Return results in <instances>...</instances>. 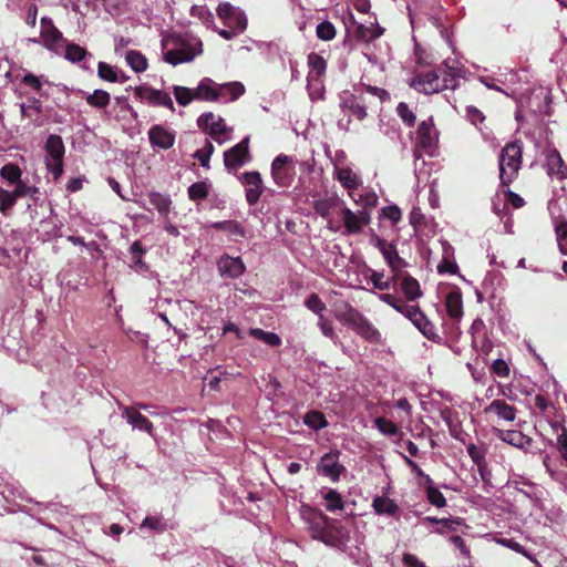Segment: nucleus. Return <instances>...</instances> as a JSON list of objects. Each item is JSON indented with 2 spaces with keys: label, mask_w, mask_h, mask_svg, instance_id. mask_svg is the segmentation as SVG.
<instances>
[{
  "label": "nucleus",
  "mask_w": 567,
  "mask_h": 567,
  "mask_svg": "<svg viewBox=\"0 0 567 567\" xmlns=\"http://www.w3.org/2000/svg\"><path fill=\"white\" fill-rule=\"evenodd\" d=\"M333 316L340 323L350 328L367 342L372 344L382 343L381 332L363 313L348 301L342 300L334 303Z\"/></svg>",
  "instance_id": "obj_1"
},
{
  "label": "nucleus",
  "mask_w": 567,
  "mask_h": 567,
  "mask_svg": "<svg viewBox=\"0 0 567 567\" xmlns=\"http://www.w3.org/2000/svg\"><path fill=\"white\" fill-rule=\"evenodd\" d=\"M309 533L312 539L320 540L324 545L342 548L346 546L349 535L348 530L340 524L321 512H311L308 516Z\"/></svg>",
  "instance_id": "obj_2"
},
{
  "label": "nucleus",
  "mask_w": 567,
  "mask_h": 567,
  "mask_svg": "<svg viewBox=\"0 0 567 567\" xmlns=\"http://www.w3.org/2000/svg\"><path fill=\"white\" fill-rule=\"evenodd\" d=\"M523 163V146L519 141L507 143L498 156L499 181L502 187H509L518 177Z\"/></svg>",
  "instance_id": "obj_3"
},
{
  "label": "nucleus",
  "mask_w": 567,
  "mask_h": 567,
  "mask_svg": "<svg viewBox=\"0 0 567 567\" xmlns=\"http://www.w3.org/2000/svg\"><path fill=\"white\" fill-rule=\"evenodd\" d=\"M439 137L440 133L432 116L420 122L412 137L414 158L421 159L424 155L435 156L439 148Z\"/></svg>",
  "instance_id": "obj_4"
},
{
  "label": "nucleus",
  "mask_w": 567,
  "mask_h": 567,
  "mask_svg": "<svg viewBox=\"0 0 567 567\" xmlns=\"http://www.w3.org/2000/svg\"><path fill=\"white\" fill-rule=\"evenodd\" d=\"M166 42H172L175 45L174 49L167 50L164 53V60L172 65L189 62L203 52V43L198 39L187 41L181 37L173 35Z\"/></svg>",
  "instance_id": "obj_5"
},
{
  "label": "nucleus",
  "mask_w": 567,
  "mask_h": 567,
  "mask_svg": "<svg viewBox=\"0 0 567 567\" xmlns=\"http://www.w3.org/2000/svg\"><path fill=\"white\" fill-rule=\"evenodd\" d=\"M340 216L344 227L343 235H359L370 224L371 215L367 209L351 210L344 204L341 207Z\"/></svg>",
  "instance_id": "obj_6"
},
{
  "label": "nucleus",
  "mask_w": 567,
  "mask_h": 567,
  "mask_svg": "<svg viewBox=\"0 0 567 567\" xmlns=\"http://www.w3.org/2000/svg\"><path fill=\"white\" fill-rule=\"evenodd\" d=\"M340 455L341 452L339 450H331L323 454L316 467L318 474L330 478L333 483L339 482L341 475L347 471L339 461Z\"/></svg>",
  "instance_id": "obj_7"
},
{
  "label": "nucleus",
  "mask_w": 567,
  "mask_h": 567,
  "mask_svg": "<svg viewBox=\"0 0 567 567\" xmlns=\"http://www.w3.org/2000/svg\"><path fill=\"white\" fill-rule=\"evenodd\" d=\"M217 14L229 29L243 32L247 28V18L244 12L229 2L219 3Z\"/></svg>",
  "instance_id": "obj_8"
},
{
  "label": "nucleus",
  "mask_w": 567,
  "mask_h": 567,
  "mask_svg": "<svg viewBox=\"0 0 567 567\" xmlns=\"http://www.w3.org/2000/svg\"><path fill=\"white\" fill-rule=\"evenodd\" d=\"M250 158L248 136L224 153V164L228 171L237 169Z\"/></svg>",
  "instance_id": "obj_9"
},
{
  "label": "nucleus",
  "mask_w": 567,
  "mask_h": 567,
  "mask_svg": "<svg viewBox=\"0 0 567 567\" xmlns=\"http://www.w3.org/2000/svg\"><path fill=\"white\" fill-rule=\"evenodd\" d=\"M440 81L441 79L437 78L436 71L434 69L416 73L412 78L410 86L420 93L433 94L442 91Z\"/></svg>",
  "instance_id": "obj_10"
},
{
  "label": "nucleus",
  "mask_w": 567,
  "mask_h": 567,
  "mask_svg": "<svg viewBox=\"0 0 567 567\" xmlns=\"http://www.w3.org/2000/svg\"><path fill=\"white\" fill-rule=\"evenodd\" d=\"M290 163L292 158L285 154L276 156L271 163V176L280 187H288L292 181L293 168L288 166Z\"/></svg>",
  "instance_id": "obj_11"
},
{
  "label": "nucleus",
  "mask_w": 567,
  "mask_h": 567,
  "mask_svg": "<svg viewBox=\"0 0 567 567\" xmlns=\"http://www.w3.org/2000/svg\"><path fill=\"white\" fill-rule=\"evenodd\" d=\"M408 319L427 340L433 342H439L441 340L435 324L426 317L419 306H415L412 311L409 312Z\"/></svg>",
  "instance_id": "obj_12"
},
{
  "label": "nucleus",
  "mask_w": 567,
  "mask_h": 567,
  "mask_svg": "<svg viewBox=\"0 0 567 567\" xmlns=\"http://www.w3.org/2000/svg\"><path fill=\"white\" fill-rule=\"evenodd\" d=\"M197 125L217 142H220L219 136L227 132L224 118L215 115L213 112L202 114L197 118Z\"/></svg>",
  "instance_id": "obj_13"
},
{
  "label": "nucleus",
  "mask_w": 567,
  "mask_h": 567,
  "mask_svg": "<svg viewBox=\"0 0 567 567\" xmlns=\"http://www.w3.org/2000/svg\"><path fill=\"white\" fill-rule=\"evenodd\" d=\"M365 97L360 94H346L341 97L340 109L349 112V116H353L358 121H363L368 116Z\"/></svg>",
  "instance_id": "obj_14"
},
{
  "label": "nucleus",
  "mask_w": 567,
  "mask_h": 567,
  "mask_svg": "<svg viewBox=\"0 0 567 567\" xmlns=\"http://www.w3.org/2000/svg\"><path fill=\"white\" fill-rule=\"evenodd\" d=\"M246 185V200L249 206L256 205L264 192L262 179L259 172H245L241 176Z\"/></svg>",
  "instance_id": "obj_15"
},
{
  "label": "nucleus",
  "mask_w": 567,
  "mask_h": 567,
  "mask_svg": "<svg viewBox=\"0 0 567 567\" xmlns=\"http://www.w3.org/2000/svg\"><path fill=\"white\" fill-rule=\"evenodd\" d=\"M217 268L221 277L236 279L240 277L246 266L240 257L221 256L217 261Z\"/></svg>",
  "instance_id": "obj_16"
},
{
  "label": "nucleus",
  "mask_w": 567,
  "mask_h": 567,
  "mask_svg": "<svg viewBox=\"0 0 567 567\" xmlns=\"http://www.w3.org/2000/svg\"><path fill=\"white\" fill-rule=\"evenodd\" d=\"M135 95L140 99L147 100L150 103L154 105L165 106L171 111L175 110L172 97L169 96L168 93L164 91L146 86H137L135 89Z\"/></svg>",
  "instance_id": "obj_17"
},
{
  "label": "nucleus",
  "mask_w": 567,
  "mask_h": 567,
  "mask_svg": "<svg viewBox=\"0 0 567 567\" xmlns=\"http://www.w3.org/2000/svg\"><path fill=\"white\" fill-rule=\"evenodd\" d=\"M122 414L126 419L127 423L134 429L146 432L151 436L154 435L153 423L143 415L135 406H122Z\"/></svg>",
  "instance_id": "obj_18"
},
{
  "label": "nucleus",
  "mask_w": 567,
  "mask_h": 567,
  "mask_svg": "<svg viewBox=\"0 0 567 567\" xmlns=\"http://www.w3.org/2000/svg\"><path fill=\"white\" fill-rule=\"evenodd\" d=\"M148 140L153 147L168 150L175 143V133L163 125L156 124L150 128Z\"/></svg>",
  "instance_id": "obj_19"
},
{
  "label": "nucleus",
  "mask_w": 567,
  "mask_h": 567,
  "mask_svg": "<svg viewBox=\"0 0 567 567\" xmlns=\"http://www.w3.org/2000/svg\"><path fill=\"white\" fill-rule=\"evenodd\" d=\"M437 78L441 79L440 86L444 90H455L458 86V80L461 78V71L450 65L449 62H443L435 68Z\"/></svg>",
  "instance_id": "obj_20"
},
{
  "label": "nucleus",
  "mask_w": 567,
  "mask_h": 567,
  "mask_svg": "<svg viewBox=\"0 0 567 567\" xmlns=\"http://www.w3.org/2000/svg\"><path fill=\"white\" fill-rule=\"evenodd\" d=\"M45 163L61 162L64 158L65 146L60 135L50 134L44 144Z\"/></svg>",
  "instance_id": "obj_21"
},
{
  "label": "nucleus",
  "mask_w": 567,
  "mask_h": 567,
  "mask_svg": "<svg viewBox=\"0 0 567 567\" xmlns=\"http://www.w3.org/2000/svg\"><path fill=\"white\" fill-rule=\"evenodd\" d=\"M546 169L551 177L560 181L567 178V165L556 148L546 154Z\"/></svg>",
  "instance_id": "obj_22"
},
{
  "label": "nucleus",
  "mask_w": 567,
  "mask_h": 567,
  "mask_svg": "<svg viewBox=\"0 0 567 567\" xmlns=\"http://www.w3.org/2000/svg\"><path fill=\"white\" fill-rule=\"evenodd\" d=\"M195 100L215 102L221 97L219 85H216L209 78H204L194 89Z\"/></svg>",
  "instance_id": "obj_23"
},
{
  "label": "nucleus",
  "mask_w": 567,
  "mask_h": 567,
  "mask_svg": "<svg viewBox=\"0 0 567 567\" xmlns=\"http://www.w3.org/2000/svg\"><path fill=\"white\" fill-rule=\"evenodd\" d=\"M484 413H494L498 419L513 422L516 419L517 410L515 406L507 404L504 400L496 399L485 406Z\"/></svg>",
  "instance_id": "obj_24"
},
{
  "label": "nucleus",
  "mask_w": 567,
  "mask_h": 567,
  "mask_svg": "<svg viewBox=\"0 0 567 567\" xmlns=\"http://www.w3.org/2000/svg\"><path fill=\"white\" fill-rule=\"evenodd\" d=\"M497 437L503 442L518 449H525L533 442L529 436L516 430H497Z\"/></svg>",
  "instance_id": "obj_25"
},
{
  "label": "nucleus",
  "mask_w": 567,
  "mask_h": 567,
  "mask_svg": "<svg viewBox=\"0 0 567 567\" xmlns=\"http://www.w3.org/2000/svg\"><path fill=\"white\" fill-rule=\"evenodd\" d=\"M444 305L451 319L460 320L463 317V298L458 289L452 290L446 295Z\"/></svg>",
  "instance_id": "obj_26"
},
{
  "label": "nucleus",
  "mask_w": 567,
  "mask_h": 567,
  "mask_svg": "<svg viewBox=\"0 0 567 567\" xmlns=\"http://www.w3.org/2000/svg\"><path fill=\"white\" fill-rule=\"evenodd\" d=\"M336 177L349 190V196L353 198V192L360 185L358 175L350 167H336Z\"/></svg>",
  "instance_id": "obj_27"
},
{
  "label": "nucleus",
  "mask_w": 567,
  "mask_h": 567,
  "mask_svg": "<svg viewBox=\"0 0 567 567\" xmlns=\"http://www.w3.org/2000/svg\"><path fill=\"white\" fill-rule=\"evenodd\" d=\"M343 202L338 196H330L323 199L316 200L313 204L315 212L324 219H329L331 210L343 206Z\"/></svg>",
  "instance_id": "obj_28"
},
{
  "label": "nucleus",
  "mask_w": 567,
  "mask_h": 567,
  "mask_svg": "<svg viewBox=\"0 0 567 567\" xmlns=\"http://www.w3.org/2000/svg\"><path fill=\"white\" fill-rule=\"evenodd\" d=\"M34 43H42V45L53 52H58V47L62 42H66V39L63 37V33L55 27L54 29L45 32L40 35V39H33Z\"/></svg>",
  "instance_id": "obj_29"
},
{
  "label": "nucleus",
  "mask_w": 567,
  "mask_h": 567,
  "mask_svg": "<svg viewBox=\"0 0 567 567\" xmlns=\"http://www.w3.org/2000/svg\"><path fill=\"white\" fill-rule=\"evenodd\" d=\"M310 71L308 73V81L319 80L326 74L327 61L318 53L311 52L307 59Z\"/></svg>",
  "instance_id": "obj_30"
},
{
  "label": "nucleus",
  "mask_w": 567,
  "mask_h": 567,
  "mask_svg": "<svg viewBox=\"0 0 567 567\" xmlns=\"http://www.w3.org/2000/svg\"><path fill=\"white\" fill-rule=\"evenodd\" d=\"M384 32V29L380 25H374L373 23L368 27L362 23H358L355 25L354 35L360 42H372L373 40L380 38Z\"/></svg>",
  "instance_id": "obj_31"
},
{
  "label": "nucleus",
  "mask_w": 567,
  "mask_h": 567,
  "mask_svg": "<svg viewBox=\"0 0 567 567\" xmlns=\"http://www.w3.org/2000/svg\"><path fill=\"white\" fill-rule=\"evenodd\" d=\"M383 258L385 259L388 266L392 269L395 275L391 278V281H396V272H399L402 268L406 266V262L403 258H401L396 251L394 244H391L390 247L383 251Z\"/></svg>",
  "instance_id": "obj_32"
},
{
  "label": "nucleus",
  "mask_w": 567,
  "mask_h": 567,
  "mask_svg": "<svg viewBox=\"0 0 567 567\" xmlns=\"http://www.w3.org/2000/svg\"><path fill=\"white\" fill-rule=\"evenodd\" d=\"M401 289L409 301H414L422 296L419 281L409 274L403 277L401 281Z\"/></svg>",
  "instance_id": "obj_33"
},
{
  "label": "nucleus",
  "mask_w": 567,
  "mask_h": 567,
  "mask_svg": "<svg viewBox=\"0 0 567 567\" xmlns=\"http://www.w3.org/2000/svg\"><path fill=\"white\" fill-rule=\"evenodd\" d=\"M426 498L430 504L437 508H442L446 506V498L441 493V491L434 485L431 476H426V483L424 484Z\"/></svg>",
  "instance_id": "obj_34"
},
{
  "label": "nucleus",
  "mask_w": 567,
  "mask_h": 567,
  "mask_svg": "<svg viewBox=\"0 0 567 567\" xmlns=\"http://www.w3.org/2000/svg\"><path fill=\"white\" fill-rule=\"evenodd\" d=\"M379 299L389 305L390 307H392L398 312L405 316L406 318L409 317V312H411L412 309L415 307L414 305H406L402 298L391 293H381L379 295Z\"/></svg>",
  "instance_id": "obj_35"
},
{
  "label": "nucleus",
  "mask_w": 567,
  "mask_h": 567,
  "mask_svg": "<svg viewBox=\"0 0 567 567\" xmlns=\"http://www.w3.org/2000/svg\"><path fill=\"white\" fill-rule=\"evenodd\" d=\"M150 203L156 208V210L164 217H167L171 207L172 199L167 195H163L158 192H151L148 195Z\"/></svg>",
  "instance_id": "obj_36"
},
{
  "label": "nucleus",
  "mask_w": 567,
  "mask_h": 567,
  "mask_svg": "<svg viewBox=\"0 0 567 567\" xmlns=\"http://www.w3.org/2000/svg\"><path fill=\"white\" fill-rule=\"evenodd\" d=\"M377 514L394 516L399 512L398 504L389 497H375L372 504Z\"/></svg>",
  "instance_id": "obj_37"
},
{
  "label": "nucleus",
  "mask_w": 567,
  "mask_h": 567,
  "mask_svg": "<svg viewBox=\"0 0 567 567\" xmlns=\"http://www.w3.org/2000/svg\"><path fill=\"white\" fill-rule=\"evenodd\" d=\"M303 423L315 431H319L328 426V421L324 414L317 410L307 412L303 416Z\"/></svg>",
  "instance_id": "obj_38"
},
{
  "label": "nucleus",
  "mask_w": 567,
  "mask_h": 567,
  "mask_svg": "<svg viewBox=\"0 0 567 567\" xmlns=\"http://www.w3.org/2000/svg\"><path fill=\"white\" fill-rule=\"evenodd\" d=\"M86 103L96 109H105L111 102V95L104 90H94L85 97Z\"/></svg>",
  "instance_id": "obj_39"
},
{
  "label": "nucleus",
  "mask_w": 567,
  "mask_h": 567,
  "mask_svg": "<svg viewBox=\"0 0 567 567\" xmlns=\"http://www.w3.org/2000/svg\"><path fill=\"white\" fill-rule=\"evenodd\" d=\"M66 45H65V54H64V58L72 62V63H78V62H81L82 60H84L87 55H89V52L85 48L76 44V43H70V42H65Z\"/></svg>",
  "instance_id": "obj_40"
},
{
  "label": "nucleus",
  "mask_w": 567,
  "mask_h": 567,
  "mask_svg": "<svg viewBox=\"0 0 567 567\" xmlns=\"http://www.w3.org/2000/svg\"><path fill=\"white\" fill-rule=\"evenodd\" d=\"M127 64L137 73L143 72L147 69L146 58L138 51L130 50L126 53Z\"/></svg>",
  "instance_id": "obj_41"
},
{
  "label": "nucleus",
  "mask_w": 567,
  "mask_h": 567,
  "mask_svg": "<svg viewBox=\"0 0 567 567\" xmlns=\"http://www.w3.org/2000/svg\"><path fill=\"white\" fill-rule=\"evenodd\" d=\"M249 334L271 347H279L281 344L280 337L275 332L265 331L260 328H252L250 329Z\"/></svg>",
  "instance_id": "obj_42"
},
{
  "label": "nucleus",
  "mask_w": 567,
  "mask_h": 567,
  "mask_svg": "<svg viewBox=\"0 0 567 567\" xmlns=\"http://www.w3.org/2000/svg\"><path fill=\"white\" fill-rule=\"evenodd\" d=\"M221 97L228 95L229 101H236L245 93V86L240 82H230L219 85Z\"/></svg>",
  "instance_id": "obj_43"
},
{
  "label": "nucleus",
  "mask_w": 567,
  "mask_h": 567,
  "mask_svg": "<svg viewBox=\"0 0 567 567\" xmlns=\"http://www.w3.org/2000/svg\"><path fill=\"white\" fill-rule=\"evenodd\" d=\"M187 194L193 202L203 200L209 195V185L206 182L194 183L188 187Z\"/></svg>",
  "instance_id": "obj_44"
},
{
  "label": "nucleus",
  "mask_w": 567,
  "mask_h": 567,
  "mask_svg": "<svg viewBox=\"0 0 567 567\" xmlns=\"http://www.w3.org/2000/svg\"><path fill=\"white\" fill-rule=\"evenodd\" d=\"M29 104H20V113L22 117L32 118L33 114L42 113V102L37 97H30Z\"/></svg>",
  "instance_id": "obj_45"
},
{
  "label": "nucleus",
  "mask_w": 567,
  "mask_h": 567,
  "mask_svg": "<svg viewBox=\"0 0 567 567\" xmlns=\"http://www.w3.org/2000/svg\"><path fill=\"white\" fill-rule=\"evenodd\" d=\"M21 169L17 164L9 163L2 166L0 175L10 184H17L21 179Z\"/></svg>",
  "instance_id": "obj_46"
},
{
  "label": "nucleus",
  "mask_w": 567,
  "mask_h": 567,
  "mask_svg": "<svg viewBox=\"0 0 567 567\" xmlns=\"http://www.w3.org/2000/svg\"><path fill=\"white\" fill-rule=\"evenodd\" d=\"M214 228L217 230H223V231L229 233L231 235L240 236V237H245V235H246L243 226L235 220H224V221L215 223Z\"/></svg>",
  "instance_id": "obj_47"
},
{
  "label": "nucleus",
  "mask_w": 567,
  "mask_h": 567,
  "mask_svg": "<svg viewBox=\"0 0 567 567\" xmlns=\"http://www.w3.org/2000/svg\"><path fill=\"white\" fill-rule=\"evenodd\" d=\"M323 498L327 502V511L334 512L337 509H343V499L336 489L330 488L327 493L323 494Z\"/></svg>",
  "instance_id": "obj_48"
},
{
  "label": "nucleus",
  "mask_w": 567,
  "mask_h": 567,
  "mask_svg": "<svg viewBox=\"0 0 567 567\" xmlns=\"http://www.w3.org/2000/svg\"><path fill=\"white\" fill-rule=\"evenodd\" d=\"M375 427L384 435L394 436L399 433V426L391 420L379 416L374 420Z\"/></svg>",
  "instance_id": "obj_49"
},
{
  "label": "nucleus",
  "mask_w": 567,
  "mask_h": 567,
  "mask_svg": "<svg viewBox=\"0 0 567 567\" xmlns=\"http://www.w3.org/2000/svg\"><path fill=\"white\" fill-rule=\"evenodd\" d=\"M18 198L16 197L13 192H9L2 187H0V212L3 215H7L9 210L13 208Z\"/></svg>",
  "instance_id": "obj_50"
},
{
  "label": "nucleus",
  "mask_w": 567,
  "mask_h": 567,
  "mask_svg": "<svg viewBox=\"0 0 567 567\" xmlns=\"http://www.w3.org/2000/svg\"><path fill=\"white\" fill-rule=\"evenodd\" d=\"M396 114L408 127L414 126L416 116L405 102L396 105Z\"/></svg>",
  "instance_id": "obj_51"
},
{
  "label": "nucleus",
  "mask_w": 567,
  "mask_h": 567,
  "mask_svg": "<svg viewBox=\"0 0 567 567\" xmlns=\"http://www.w3.org/2000/svg\"><path fill=\"white\" fill-rule=\"evenodd\" d=\"M174 95L177 103L182 106H186L195 100L194 90L186 86H174Z\"/></svg>",
  "instance_id": "obj_52"
},
{
  "label": "nucleus",
  "mask_w": 567,
  "mask_h": 567,
  "mask_svg": "<svg viewBox=\"0 0 567 567\" xmlns=\"http://www.w3.org/2000/svg\"><path fill=\"white\" fill-rule=\"evenodd\" d=\"M440 525L441 527L434 530L436 534L443 535L447 532H456L457 527L463 525V518L443 517L440 519Z\"/></svg>",
  "instance_id": "obj_53"
},
{
  "label": "nucleus",
  "mask_w": 567,
  "mask_h": 567,
  "mask_svg": "<svg viewBox=\"0 0 567 567\" xmlns=\"http://www.w3.org/2000/svg\"><path fill=\"white\" fill-rule=\"evenodd\" d=\"M305 306L316 313L318 317L323 316L324 310L327 309L326 303L321 300L318 293H311L306 300Z\"/></svg>",
  "instance_id": "obj_54"
},
{
  "label": "nucleus",
  "mask_w": 567,
  "mask_h": 567,
  "mask_svg": "<svg viewBox=\"0 0 567 567\" xmlns=\"http://www.w3.org/2000/svg\"><path fill=\"white\" fill-rule=\"evenodd\" d=\"M214 145L208 140H206L205 146L200 150H197L194 154V157L199 161L204 168H209V159L214 153Z\"/></svg>",
  "instance_id": "obj_55"
},
{
  "label": "nucleus",
  "mask_w": 567,
  "mask_h": 567,
  "mask_svg": "<svg viewBox=\"0 0 567 567\" xmlns=\"http://www.w3.org/2000/svg\"><path fill=\"white\" fill-rule=\"evenodd\" d=\"M97 74L104 81H109V82H113V83L120 81L116 70L112 65H110L105 62H99Z\"/></svg>",
  "instance_id": "obj_56"
},
{
  "label": "nucleus",
  "mask_w": 567,
  "mask_h": 567,
  "mask_svg": "<svg viewBox=\"0 0 567 567\" xmlns=\"http://www.w3.org/2000/svg\"><path fill=\"white\" fill-rule=\"evenodd\" d=\"M466 118L478 130L482 131V124L485 122V115L476 106L468 105L465 109Z\"/></svg>",
  "instance_id": "obj_57"
},
{
  "label": "nucleus",
  "mask_w": 567,
  "mask_h": 567,
  "mask_svg": "<svg viewBox=\"0 0 567 567\" xmlns=\"http://www.w3.org/2000/svg\"><path fill=\"white\" fill-rule=\"evenodd\" d=\"M317 37L323 41H330L336 37V28L329 21H323L317 25Z\"/></svg>",
  "instance_id": "obj_58"
},
{
  "label": "nucleus",
  "mask_w": 567,
  "mask_h": 567,
  "mask_svg": "<svg viewBox=\"0 0 567 567\" xmlns=\"http://www.w3.org/2000/svg\"><path fill=\"white\" fill-rule=\"evenodd\" d=\"M558 247L561 254L567 255V220H561L555 228Z\"/></svg>",
  "instance_id": "obj_59"
},
{
  "label": "nucleus",
  "mask_w": 567,
  "mask_h": 567,
  "mask_svg": "<svg viewBox=\"0 0 567 567\" xmlns=\"http://www.w3.org/2000/svg\"><path fill=\"white\" fill-rule=\"evenodd\" d=\"M352 199L361 206V209H367L368 212H369V208L374 207L378 203V196L371 192H368L365 194H360L359 198H355L353 196Z\"/></svg>",
  "instance_id": "obj_60"
},
{
  "label": "nucleus",
  "mask_w": 567,
  "mask_h": 567,
  "mask_svg": "<svg viewBox=\"0 0 567 567\" xmlns=\"http://www.w3.org/2000/svg\"><path fill=\"white\" fill-rule=\"evenodd\" d=\"M142 527H147L155 532H164L166 529V523L161 516H147L142 523Z\"/></svg>",
  "instance_id": "obj_61"
},
{
  "label": "nucleus",
  "mask_w": 567,
  "mask_h": 567,
  "mask_svg": "<svg viewBox=\"0 0 567 567\" xmlns=\"http://www.w3.org/2000/svg\"><path fill=\"white\" fill-rule=\"evenodd\" d=\"M381 217L391 220L395 225L401 220L402 212L395 205L385 206L381 209Z\"/></svg>",
  "instance_id": "obj_62"
},
{
  "label": "nucleus",
  "mask_w": 567,
  "mask_h": 567,
  "mask_svg": "<svg viewBox=\"0 0 567 567\" xmlns=\"http://www.w3.org/2000/svg\"><path fill=\"white\" fill-rule=\"evenodd\" d=\"M37 192H38L37 187L28 186L21 179L16 184V187H14V190H13V193H14L17 198H21V197H25V196L32 197Z\"/></svg>",
  "instance_id": "obj_63"
},
{
  "label": "nucleus",
  "mask_w": 567,
  "mask_h": 567,
  "mask_svg": "<svg viewBox=\"0 0 567 567\" xmlns=\"http://www.w3.org/2000/svg\"><path fill=\"white\" fill-rule=\"evenodd\" d=\"M492 373L499 378H507L509 375V367L503 359H496L491 365Z\"/></svg>",
  "instance_id": "obj_64"
}]
</instances>
